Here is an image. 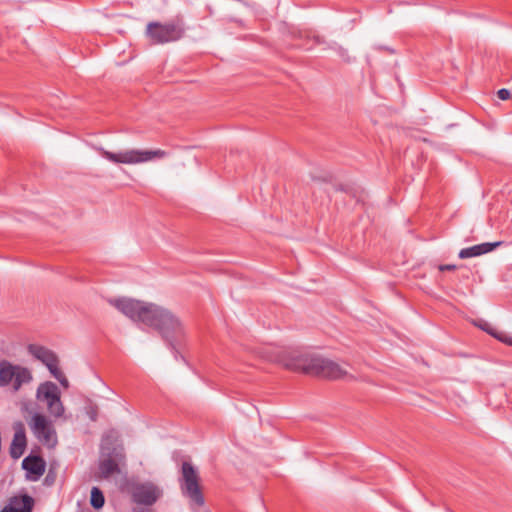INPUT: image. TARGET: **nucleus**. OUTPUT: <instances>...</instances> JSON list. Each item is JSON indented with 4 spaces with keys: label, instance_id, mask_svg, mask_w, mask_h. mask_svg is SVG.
<instances>
[{
    "label": "nucleus",
    "instance_id": "obj_6",
    "mask_svg": "<svg viewBox=\"0 0 512 512\" xmlns=\"http://www.w3.org/2000/svg\"><path fill=\"white\" fill-rule=\"evenodd\" d=\"M184 34V29L174 22L165 24L149 22L146 27V35L153 44H164L179 40Z\"/></svg>",
    "mask_w": 512,
    "mask_h": 512
},
{
    "label": "nucleus",
    "instance_id": "obj_9",
    "mask_svg": "<svg viewBox=\"0 0 512 512\" xmlns=\"http://www.w3.org/2000/svg\"><path fill=\"white\" fill-rule=\"evenodd\" d=\"M28 352L37 360L41 361L48 368L50 373L57 371L59 360L52 350L44 346L30 344L28 346Z\"/></svg>",
    "mask_w": 512,
    "mask_h": 512
},
{
    "label": "nucleus",
    "instance_id": "obj_10",
    "mask_svg": "<svg viewBox=\"0 0 512 512\" xmlns=\"http://www.w3.org/2000/svg\"><path fill=\"white\" fill-rule=\"evenodd\" d=\"M161 494L162 492L157 486L146 483L135 488L133 498L138 504L150 506L160 498Z\"/></svg>",
    "mask_w": 512,
    "mask_h": 512
},
{
    "label": "nucleus",
    "instance_id": "obj_19",
    "mask_svg": "<svg viewBox=\"0 0 512 512\" xmlns=\"http://www.w3.org/2000/svg\"><path fill=\"white\" fill-rule=\"evenodd\" d=\"M497 96L501 100H508L511 96V93L508 89L502 88V89L498 90Z\"/></svg>",
    "mask_w": 512,
    "mask_h": 512
},
{
    "label": "nucleus",
    "instance_id": "obj_20",
    "mask_svg": "<svg viewBox=\"0 0 512 512\" xmlns=\"http://www.w3.org/2000/svg\"><path fill=\"white\" fill-rule=\"evenodd\" d=\"M455 269H456V266L452 265V264H445V265H440L439 266V270L440 271H452V270H455Z\"/></svg>",
    "mask_w": 512,
    "mask_h": 512
},
{
    "label": "nucleus",
    "instance_id": "obj_18",
    "mask_svg": "<svg viewBox=\"0 0 512 512\" xmlns=\"http://www.w3.org/2000/svg\"><path fill=\"white\" fill-rule=\"evenodd\" d=\"M51 374L55 379H57L60 382L62 386L68 387V380L63 374V372L59 369V367L57 368V371H54V373Z\"/></svg>",
    "mask_w": 512,
    "mask_h": 512
},
{
    "label": "nucleus",
    "instance_id": "obj_16",
    "mask_svg": "<svg viewBox=\"0 0 512 512\" xmlns=\"http://www.w3.org/2000/svg\"><path fill=\"white\" fill-rule=\"evenodd\" d=\"M99 470L101 476L104 478H108L111 475L120 472L117 462L111 457H108L100 461Z\"/></svg>",
    "mask_w": 512,
    "mask_h": 512
},
{
    "label": "nucleus",
    "instance_id": "obj_7",
    "mask_svg": "<svg viewBox=\"0 0 512 512\" xmlns=\"http://www.w3.org/2000/svg\"><path fill=\"white\" fill-rule=\"evenodd\" d=\"M31 371L19 365H12L10 362L3 360L0 362V386H8L13 381V390L18 391L23 384L32 381Z\"/></svg>",
    "mask_w": 512,
    "mask_h": 512
},
{
    "label": "nucleus",
    "instance_id": "obj_14",
    "mask_svg": "<svg viewBox=\"0 0 512 512\" xmlns=\"http://www.w3.org/2000/svg\"><path fill=\"white\" fill-rule=\"evenodd\" d=\"M22 466L26 471L38 477L45 472V463L42 458L37 456L26 457L22 462Z\"/></svg>",
    "mask_w": 512,
    "mask_h": 512
},
{
    "label": "nucleus",
    "instance_id": "obj_12",
    "mask_svg": "<svg viewBox=\"0 0 512 512\" xmlns=\"http://www.w3.org/2000/svg\"><path fill=\"white\" fill-rule=\"evenodd\" d=\"M34 499L27 495L13 496L1 512H32Z\"/></svg>",
    "mask_w": 512,
    "mask_h": 512
},
{
    "label": "nucleus",
    "instance_id": "obj_5",
    "mask_svg": "<svg viewBox=\"0 0 512 512\" xmlns=\"http://www.w3.org/2000/svg\"><path fill=\"white\" fill-rule=\"evenodd\" d=\"M29 428L35 438L44 446L54 448L57 444V433L52 421L41 413H34L28 421Z\"/></svg>",
    "mask_w": 512,
    "mask_h": 512
},
{
    "label": "nucleus",
    "instance_id": "obj_17",
    "mask_svg": "<svg viewBox=\"0 0 512 512\" xmlns=\"http://www.w3.org/2000/svg\"><path fill=\"white\" fill-rule=\"evenodd\" d=\"M90 503L95 509H100L104 506L105 498L103 492L98 487H93L91 489Z\"/></svg>",
    "mask_w": 512,
    "mask_h": 512
},
{
    "label": "nucleus",
    "instance_id": "obj_21",
    "mask_svg": "<svg viewBox=\"0 0 512 512\" xmlns=\"http://www.w3.org/2000/svg\"><path fill=\"white\" fill-rule=\"evenodd\" d=\"M91 419H92L93 421H95V420H96L95 413H92V415H91Z\"/></svg>",
    "mask_w": 512,
    "mask_h": 512
},
{
    "label": "nucleus",
    "instance_id": "obj_15",
    "mask_svg": "<svg viewBox=\"0 0 512 512\" xmlns=\"http://www.w3.org/2000/svg\"><path fill=\"white\" fill-rule=\"evenodd\" d=\"M476 325L482 330L486 331L491 336H493L494 338L498 339L499 341L512 346V337L508 333L498 331L497 329L493 328L491 324L483 320H481Z\"/></svg>",
    "mask_w": 512,
    "mask_h": 512
},
{
    "label": "nucleus",
    "instance_id": "obj_1",
    "mask_svg": "<svg viewBox=\"0 0 512 512\" xmlns=\"http://www.w3.org/2000/svg\"><path fill=\"white\" fill-rule=\"evenodd\" d=\"M108 302L132 321L155 329L172 348L183 336L181 321L165 307L127 297L109 299Z\"/></svg>",
    "mask_w": 512,
    "mask_h": 512
},
{
    "label": "nucleus",
    "instance_id": "obj_11",
    "mask_svg": "<svg viewBox=\"0 0 512 512\" xmlns=\"http://www.w3.org/2000/svg\"><path fill=\"white\" fill-rule=\"evenodd\" d=\"M14 437L10 446V455L17 459L21 457L27 445L25 426L21 421L15 422L13 425Z\"/></svg>",
    "mask_w": 512,
    "mask_h": 512
},
{
    "label": "nucleus",
    "instance_id": "obj_13",
    "mask_svg": "<svg viewBox=\"0 0 512 512\" xmlns=\"http://www.w3.org/2000/svg\"><path fill=\"white\" fill-rule=\"evenodd\" d=\"M501 242H494V243H482L478 245H474L468 248H464L460 250L459 252V258L466 259L471 257L480 256L482 254H486L488 252H491L496 247L500 246Z\"/></svg>",
    "mask_w": 512,
    "mask_h": 512
},
{
    "label": "nucleus",
    "instance_id": "obj_3",
    "mask_svg": "<svg viewBox=\"0 0 512 512\" xmlns=\"http://www.w3.org/2000/svg\"><path fill=\"white\" fill-rule=\"evenodd\" d=\"M97 151L102 157L114 164H140L149 162L154 159H161L166 157L167 153L164 150H138L128 149L119 152H111L102 147L97 148Z\"/></svg>",
    "mask_w": 512,
    "mask_h": 512
},
{
    "label": "nucleus",
    "instance_id": "obj_4",
    "mask_svg": "<svg viewBox=\"0 0 512 512\" xmlns=\"http://www.w3.org/2000/svg\"><path fill=\"white\" fill-rule=\"evenodd\" d=\"M180 489L192 506L201 507L205 503L200 486V476L197 469L189 462L182 463Z\"/></svg>",
    "mask_w": 512,
    "mask_h": 512
},
{
    "label": "nucleus",
    "instance_id": "obj_2",
    "mask_svg": "<svg viewBox=\"0 0 512 512\" xmlns=\"http://www.w3.org/2000/svg\"><path fill=\"white\" fill-rule=\"evenodd\" d=\"M270 360L279 362L286 369L322 378L336 380L347 376V372L336 362L298 348H276Z\"/></svg>",
    "mask_w": 512,
    "mask_h": 512
},
{
    "label": "nucleus",
    "instance_id": "obj_8",
    "mask_svg": "<svg viewBox=\"0 0 512 512\" xmlns=\"http://www.w3.org/2000/svg\"><path fill=\"white\" fill-rule=\"evenodd\" d=\"M36 398L46 403L49 414L59 418L64 414V406L61 401V393L58 386L50 381L41 383L36 391Z\"/></svg>",
    "mask_w": 512,
    "mask_h": 512
}]
</instances>
